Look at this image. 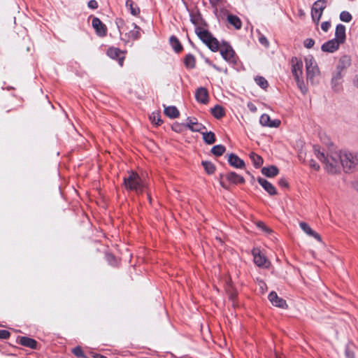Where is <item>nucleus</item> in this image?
Masks as SVG:
<instances>
[{
  "mask_svg": "<svg viewBox=\"0 0 358 358\" xmlns=\"http://www.w3.org/2000/svg\"><path fill=\"white\" fill-rule=\"evenodd\" d=\"M172 128L174 131L177 132H180L181 131L180 125L176 124L172 126Z\"/></svg>",
  "mask_w": 358,
  "mask_h": 358,
  "instance_id": "864d4df0",
  "label": "nucleus"
},
{
  "mask_svg": "<svg viewBox=\"0 0 358 358\" xmlns=\"http://www.w3.org/2000/svg\"><path fill=\"white\" fill-rule=\"evenodd\" d=\"M343 74L342 71L337 70L333 73L332 78H331V83L332 85L336 87L337 86L342 80Z\"/></svg>",
  "mask_w": 358,
  "mask_h": 358,
  "instance_id": "72a5a7b5",
  "label": "nucleus"
},
{
  "mask_svg": "<svg viewBox=\"0 0 358 358\" xmlns=\"http://www.w3.org/2000/svg\"><path fill=\"white\" fill-rule=\"evenodd\" d=\"M305 64L307 80L313 83L315 78L320 74L317 62L312 55H308L305 57Z\"/></svg>",
  "mask_w": 358,
  "mask_h": 358,
  "instance_id": "423d86ee",
  "label": "nucleus"
},
{
  "mask_svg": "<svg viewBox=\"0 0 358 358\" xmlns=\"http://www.w3.org/2000/svg\"><path fill=\"white\" fill-rule=\"evenodd\" d=\"M352 19V15L348 11H342L340 14V20L344 22H350Z\"/></svg>",
  "mask_w": 358,
  "mask_h": 358,
  "instance_id": "4c0bfd02",
  "label": "nucleus"
},
{
  "mask_svg": "<svg viewBox=\"0 0 358 358\" xmlns=\"http://www.w3.org/2000/svg\"><path fill=\"white\" fill-rule=\"evenodd\" d=\"M249 156L255 167L259 168L263 164V159L261 156L253 152H252Z\"/></svg>",
  "mask_w": 358,
  "mask_h": 358,
  "instance_id": "c85d7f7f",
  "label": "nucleus"
},
{
  "mask_svg": "<svg viewBox=\"0 0 358 358\" xmlns=\"http://www.w3.org/2000/svg\"><path fill=\"white\" fill-rule=\"evenodd\" d=\"M126 8L134 16H138L140 14V8L133 0H127Z\"/></svg>",
  "mask_w": 358,
  "mask_h": 358,
  "instance_id": "4be33fe9",
  "label": "nucleus"
},
{
  "mask_svg": "<svg viewBox=\"0 0 358 358\" xmlns=\"http://www.w3.org/2000/svg\"><path fill=\"white\" fill-rule=\"evenodd\" d=\"M326 6V0H317L313 3L311 8V17L316 24H318Z\"/></svg>",
  "mask_w": 358,
  "mask_h": 358,
  "instance_id": "6e6552de",
  "label": "nucleus"
},
{
  "mask_svg": "<svg viewBox=\"0 0 358 358\" xmlns=\"http://www.w3.org/2000/svg\"><path fill=\"white\" fill-rule=\"evenodd\" d=\"M120 36L127 41L137 40L141 36V29L135 23L118 20L116 22Z\"/></svg>",
  "mask_w": 358,
  "mask_h": 358,
  "instance_id": "f03ea898",
  "label": "nucleus"
},
{
  "mask_svg": "<svg viewBox=\"0 0 358 358\" xmlns=\"http://www.w3.org/2000/svg\"><path fill=\"white\" fill-rule=\"evenodd\" d=\"M220 0H209L210 3L213 6L216 5Z\"/></svg>",
  "mask_w": 358,
  "mask_h": 358,
  "instance_id": "6e6d98bb",
  "label": "nucleus"
},
{
  "mask_svg": "<svg viewBox=\"0 0 358 358\" xmlns=\"http://www.w3.org/2000/svg\"><path fill=\"white\" fill-rule=\"evenodd\" d=\"M183 125L192 131L202 132V130L206 129L205 127L198 122L194 117H189Z\"/></svg>",
  "mask_w": 358,
  "mask_h": 358,
  "instance_id": "f8f14e48",
  "label": "nucleus"
},
{
  "mask_svg": "<svg viewBox=\"0 0 358 358\" xmlns=\"http://www.w3.org/2000/svg\"><path fill=\"white\" fill-rule=\"evenodd\" d=\"M252 255L254 257V262L257 266L264 268H268L269 266L270 262L259 249L255 248L252 250Z\"/></svg>",
  "mask_w": 358,
  "mask_h": 358,
  "instance_id": "1a4fd4ad",
  "label": "nucleus"
},
{
  "mask_svg": "<svg viewBox=\"0 0 358 358\" xmlns=\"http://www.w3.org/2000/svg\"><path fill=\"white\" fill-rule=\"evenodd\" d=\"M229 23L233 25L236 29H240L242 26V22L238 17L234 15H229L227 16Z\"/></svg>",
  "mask_w": 358,
  "mask_h": 358,
  "instance_id": "393cba45",
  "label": "nucleus"
},
{
  "mask_svg": "<svg viewBox=\"0 0 358 358\" xmlns=\"http://www.w3.org/2000/svg\"><path fill=\"white\" fill-rule=\"evenodd\" d=\"M356 188H357V189L358 190V183H357V185Z\"/></svg>",
  "mask_w": 358,
  "mask_h": 358,
  "instance_id": "680f3d73",
  "label": "nucleus"
},
{
  "mask_svg": "<svg viewBox=\"0 0 358 358\" xmlns=\"http://www.w3.org/2000/svg\"><path fill=\"white\" fill-rule=\"evenodd\" d=\"M298 15L301 17H303L305 16V12L303 9L300 8L298 10Z\"/></svg>",
  "mask_w": 358,
  "mask_h": 358,
  "instance_id": "5fc2aeb1",
  "label": "nucleus"
},
{
  "mask_svg": "<svg viewBox=\"0 0 358 358\" xmlns=\"http://www.w3.org/2000/svg\"><path fill=\"white\" fill-rule=\"evenodd\" d=\"M346 355H347V356L348 357V358H353V356H352V355H351V354L350 353L349 350H347V351H346Z\"/></svg>",
  "mask_w": 358,
  "mask_h": 358,
  "instance_id": "4d7b16f0",
  "label": "nucleus"
},
{
  "mask_svg": "<svg viewBox=\"0 0 358 358\" xmlns=\"http://www.w3.org/2000/svg\"><path fill=\"white\" fill-rule=\"evenodd\" d=\"M10 336V333L6 330L0 329V338L6 339Z\"/></svg>",
  "mask_w": 358,
  "mask_h": 358,
  "instance_id": "a18cd8bd",
  "label": "nucleus"
},
{
  "mask_svg": "<svg viewBox=\"0 0 358 358\" xmlns=\"http://www.w3.org/2000/svg\"><path fill=\"white\" fill-rule=\"evenodd\" d=\"M317 159L324 164V169L331 174L339 173L342 168V151H331L327 155L320 150L315 151Z\"/></svg>",
  "mask_w": 358,
  "mask_h": 358,
  "instance_id": "f257e3e1",
  "label": "nucleus"
},
{
  "mask_svg": "<svg viewBox=\"0 0 358 358\" xmlns=\"http://www.w3.org/2000/svg\"><path fill=\"white\" fill-rule=\"evenodd\" d=\"M341 44L340 42L333 38L322 44L321 49L323 52H334L338 49Z\"/></svg>",
  "mask_w": 358,
  "mask_h": 358,
  "instance_id": "4468645a",
  "label": "nucleus"
},
{
  "mask_svg": "<svg viewBox=\"0 0 358 358\" xmlns=\"http://www.w3.org/2000/svg\"><path fill=\"white\" fill-rule=\"evenodd\" d=\"M164 114L170 118H176L179 116L180 113L175 106H166L164 105Z\"/></svg>",
  "mask_w": 358,
  "mask_h": 358,
  "instance_id": "b1692460",
  "label": "nucleus"
},
{
  "mask_svg": "<svg viewBox=\"0 0 358 358\" xmlns=\"http://www.w3.org/2000/svg\"><path fill=\"white\" fill-rule=\"evenodd\" d=\"M258 182L270 195H275L277 194L275 187L266 180L259 178Z\"/></svg>",
  "mask_w": 358,
  "mask_h": 358,
  "instance_id": "a211bd4d",
  "label": "nucleus"
},
{
  "mask_svg": "<svg viewBox=\"0 0 358 358\" xmlns=\"http://www.w3.org/2000/svg\"><path fill=\"white\" fill-rule=\"evenodd\" d=\"M262 173L267 177H274L278 173V169L274 166L264 167Z\"/></svg>",
  "mask_w": 358,
  "mask_h": 358,
  "instance_id": "bb28decb",
  "label": "nucleus"
},
{
  "mask_svg": "<svg viewBox=\"0 0 358 358\" xmlns=\"http://www.w3.org/2000/svg\"><path fill=\"white\" fill-rule=\"evenodd\" d=\"M190 20L194 24L198 25L199 24L200 16L199 15L192 13L190 14Z\"/></svg>",
  "mask_w": 358,
  "mask_h": 358,
  "instance_id": "ea45409f",
  "label": "nucleus"
},
{
  "mask_svg": "<svg viewBox=\"0 0 358 358\" xmlns=\"http://www.w3.org/2000/svg\"><path fill=\"white\" fill-rule=\"evenodd\" d=\"M248 108H249L251 111H252V112H255V111L257 110V108H256V107H255V106L253 103H249L248 104Z\"/></svg>",
  "mask_w": 358,
  "mask_h": 358,
  "instance_id": "3c124183",
  "label": "nucleus"
},
{
  "mask_svg": "<svg viewBox=\"0 0 358 358\" xmlns=\"http://www.w3.org/2000/svg\"><path fill=\"white\" fill-rule=\"evenodd\" d=\"M107 55L111 59H115L118 60L119 64L122 66L124 63V52H122L119 48L115 47H110L107 50Z\"/></svg>",
  "mask_w": 358,
  "mask_h": 358,
  "instance_id": "9d476101",
  "label": "nucleus"
},
{
  "mask_svg": "<svg viewBox=\"0 0 358 358\" xmlns=\"http://www.w3.org/2000/svg\"><path fill=\"white\" fill-rule=\"evenodd\" d=\"M88 7L92 9H96L98 7V3L95 0H90L88 2Z\"/></svg>",
  "mask_w": 358,
  "mask_h": 358,
  "instance_id": "de8ad7c7",
  "label": "nucleus"
},
{
  "mask_svg": "<svg viewBox=\"0 0 358 358\" xmlns=\"http://www.w3.org/2000/svg\"><path fill=\"white\" fill-rule=\"evenodd\" d=\"M257 85L262 89H266L268 87V81L262 76H257L255 78Z\"/></svg>",
  "mask_w": 358,
  "mask_h": 358,
  "instance_id": "f704fd0d",
  "label": "nucleus"
},
{
  "mask_svg": "<svg viewBox=\"0 0 358 358\" xmlns=\"http://www.w3.org/2000/svg\"><path fill=\"white\" fill-rule=\"evenodd\" d=\"M315 44V41L312 38H306L304 41H303V45L306 48H311L313 47Z\"/></svg>",
  "mask_w": 358,
  "mask_h": 358,
  "instance_id": "a19ab883",
  "label": "nucleus"
},
{
  "mask_svg": "<svg viewBox=\"0 0 358 358\" xmlns=\"http://www.w3.org/2000/svg\"><path fill=\"white\" fill-rule=\"evenodd\" d=\"M212 113L214 115V117L217 119H220L224 115V109L221 106H215L212 110Z\"/></svg>",
  "mask_w": 358,
  "mask_h": 358,
  "instance_id": "c9c22d12",
  "label": "nucleus"
},
{
  "mask_svg": "<svg viewBox=\"0 0 358 358\" xmlns=\"http://www.w3.org/2000/svg\"><path fill=\"white\" fill-rule=\"evenodd\" d=\"M92 27L94 29L96 34L100 36L103 37L107 34V28L106 25L98 18L94 17L92 21Z\"/></svg>",
  "mask_w": 358,
  "mask_h": 358,
  "instance_id": "9b49d317",
  "label": "nucleus"
},
{
  "mask_svg": "<svg viewBox=\"0 0 358 358\" xmlns=\"http://www.w3.org/2000/svg\"><path fill=\"white\" fill-rule=\"evenodd\" d=\"M259 43L262 45H264L266 47L268 46V44H269L267 38L264 36H261L259 38Z\"/></svg>",
  "mask_w": 358,
  "mask_h": 358,
  "instance_id": "c03bdc74",
  "label": "nucleus"
},
{
  "mask_svg": "<svg viewBox=\"0 0 358 358\" xmlns=\"http://www.w3.org/2000/svg\"><path fill=\"white\" fill-rule=\"evenodd\" d=\"M73 352L75 355L78 356V357H82L83 355V350L80 348L79 347H77V348H75L73 350Z\"/></svg>",
  "mask_w": 358,
  "mask_h": 358,
  "instance_id": "49530a36",
  "label": "nucleus"
},
{
  "mask_svg": "<svg viewBox=\"0 0 358 358\" xmlns=\"http://www.w3.org/2000/svg\"><path fill=\"white\" fill-rule=\"evenodd\" d=\"M225 151V148L223 145H215L212 148V152L217 156L222 155Z\"/></svg>",
  "mask_w": 358,
  "mask_h": 358,
  "instance_id": "58836bf2",
  "label": "nucleus"
},
{
  "mask_svg": "<svg viewBox=\"0 0 358 358\" xmlns=\"http://www.w3.org/2000/svg\"><path fill=\"white\" fill-rule=\"evenodd\" d=\"M220 53L223 58L230 62H235V52L230 45H224L220 49Z\"/></svg>",
  "mask_w": 358,
  "mask_h": 358,
  "instance_id": "dca6fc26",
  "label": "nucleus"
},
{
  "mask_svg": "<svg viewBox=\"0 0 358 358\" xmlns=\"http://www.w3.org/2000/svg\"><path fill=\"white\" fill-rule=\"evenodd\" d=\"M170 43L176 52H179L182 50V46L176 36H172L170 38Z\"/></svg>",
  "mask_w": 358,
  "mask_h": 358,
  "instance_id": "473e14b6",
  "label": "nucleus"
},
{
  "mask_svg": "<svg viewBox=\"0 0 358 358\" xmlns=\"http://www.w3.org/2000/svg\"><path fill=\"white\" fill-rule=\"evenodd\" d=\"M350 57L347 55H344L340 58L336 69L343 71L344 69L350 66Z\"/></svg>",
  "mask_w": 358,
  "mask_h": 358,
  "instance_id": "5701e85b",
  "label": "nucleus"
},
{
  "mask_svg": "<svg viewBox=\"0 0 358 358\" xmlns=\"http://www.w3.org/2000/svg\"><path fill=\"white\" fill-rule=\"evenodd\" d=\"M300 227H301V229L306 234L314 237L315 239H317L319 241H322V238H321V236H320V234H318L315 231H313L308 224H306V222H301Z\"/></svg>",
  "mask_w": 358,
  "mask_h": 358,
  "instance_id": "412c9836",
  "label": "nucleus"
},
{
  "mask_svg": "<svg viewBox=\"0 0 358 358\" xmlns=\"http://www.w3.org/2000/svg\"><path fill=\"white\" fill-rule=\"evenodd\" d=\"M195 32L203 43L213 52H217L219 50V41L208 30L198 27L196 28Z\"/></svg>",
  "mask_w": 358,
  "mask_h": 358,
  "instance_id": "20e7f679",
  "label": "nucleus"
},
{
  "mask_svg": "<svg viewBox=\"0 0 358 358\" xmlns=\"http://www.w3.org/2000/svg\"><path fill=\"white\" fill-rule=\"evenodd\" d=\"M95 358H106V357L103 355H96Z\"/></svg>",
  "mask_w": 358,
  "mask_h": 358,
  "instance_id": "bf43d9fd",
  "label": "nucleus"
},
{
  "mask_svg": "<svg viewBox=\"0 0 358 358\" xmlns=\"http://www.w3.org/2000/svg\"><path fill=\"white\" fill-rule=\"evenodd\" d=\"M220 185H222V187H224V189H228V187L223 182H220Z\"/></svg>",
  "mask_w": 358,
  "mask_h": 358,
  "instance_id": "13d9d810",
  "label": "nucleus"
},
{
  "mask_svg": "<svg viewBox=\"0 0 358 358\" xmlns=\"http://www.w3.org/2000/svg\"><path fill=\"white\" fill-rule=\"evenodd\" d=\"M268 299L271 303L276 307L281 308H287V307L285 300L280 298L275 292H272L269 294Z\"/></svg>",
  "mask_w": 358,
  "mask_h": 358,
  "instance_id": "2eb2a0df",
  "label": "nucleus"
},
{
  "mask_svg": "<svg viewBox=\"0 0 358 358\" xmlns=\"http://www.w3.org/2000/svg\"><path fill=\"white\" fill-rule=\"evenodd\" d=\"M228 162L230 164L231 166L237 168V169H242L245 166L244 162L237 155L231 154L229 156Z\"/></svg>",
  "mask_w": 358,
  "mask_h": 358,
  "instance_id": "6ab92c4d",
  "label": "nucleus"
},
{
  "mask_svg": "<svg viewBox=\"0 0 358 358\" xmlns=\"http://www.w3.org/2000/svg\"><path fill=\"white\" fill-rule=\"evenodd\" d=\"M292 63V73L294 76L298 87L302 90L303 81L302 78L303 75V62L296 57H293L291 60Z\"/></svg>",
  "mask_w": 358,
  "mask_h": 358,
  "instance_id": "0eeeda50",
  "label": "nucleus"
},
{
  "mask_svg": "<svg viewBox=\"0 0 358 358\" xmlns=\"http://www.w3.org/2000/svg\"><path fill=\"white\" fill-rule=\"evenodd\" d=\"M195 96L197 101L202 103H206L208 101V91H196Z\"/></svg>",
  "mask_w": 358,
  "mask_h": 358,
  "instance_id": "c756f323",
  "label": "nucleus"
},
{
  "mask_svg": "<svg viewBox=\"0 0 358 358\" xmlns=\"http://www.w3.org/2000/svg\"><path fill=\"white\" fill-rule=\"evenodd\" d=\"M227 180L232 184H243L245 179L234 172H230L226 175Z\"/></svg>",
  "mask_w": 358,
  "mask_h": 358,
  "instance_id": "aec40b11",
  "label": "nucleus"
},
{
  "mask_svg": "<svg viewBox=\"0 0 358 358\" xmlns=\"http://www.w3.org/2000/svg\"><path fill=\"white\" fill-rule=\"evenodd\" d=\"M227 292H228L230 299L233 302V306H235L234 299L236 296V292L235 291L231 290L230 289H227Z\"/></svg>",
  "mask_w": 358,
  "mask_h": 358,
  "instance_id": "79ce46f5",
  "label": "nucleus"
},
{
  "mask_svg": "<svg viewBox=\"0 0 358 358\" xmlns=\"http://www.w3.org/2000/svg\"><path fill=\"white\" fill-rule=\"evenodd\" d=\"M202 165L205 169V171L208 173V174H212L214 173L215 170V166L213 164H212L211 162H202Z\"/></svg>",
  "mask_w": 358,
  "mask_h": 358,
  "instance_id": "e433bc0d",
  "label": "nucleus"
},
{
  "mask_svg": "<svg viewBox=\"0 0 358 358\" xmlns=\"http://www.w3.org/2000/svg\"><path fill=\"white\" fill-rule=\"evenodd\" d=\"M151 122L157 126L162 124L163 121L161 119V115L159 111L153 112L149 117Z\"/></svg>",
  "mask_w": 358,
  "mask_h": 358,
  "instance_id": "7c9ffc66",
  "label": "nucleus"
},
{
  "mask_svg": "<svg viewBox=\"0 0 358 358\" xmlns=\"http://www.w3.org/2000/svg\"><path fill=\"white\" fill-rule=\"evenodd\" d=\"M197 90H206V89L204 87H201L197 88Z\"/></svg>",
  "mask_w": 358,
  "mask_h": 358,
  "instance_id": "052dcab7",
  "label": "nucleus"
},
{
  "mask_svg": "<svg viewBox=\"0 0 358 358\" xmlns=\"http://www.w3.org/2000/svg\"><path fill=\"white\" fill-rule=\"evenodd\" d=\"M278 184L279 185L282 186V187H287V182L286 181L285 179H280L278 182Z\"/></svg>",
  "mask_w": 358,
  "mask_h": 358,
  "instance_id": "8fccbe9b",
  "label": "nucleus"
},
{
  "mask_svg": "<svg viewBox=\"0 0 358 358\" xmlns=\"http://www.w3.org/2000/svg\"><path fill=\"white\" fill-rule=\"evenodd\" d=\"M336 41L343 44L345 41V27L339 24L336 27L335 38Z\"/></svg>",
  "mask_w": 358,
  "mask_h": 358,
  "instance_id": "f3484780",
  "label": "nucleus"
},
{
  "mask_svg": "<svg viewBox=\"0 0 358 358\" xmlns=\"http://www.w3.org/2000/svg\"><path fill=\"white\" fill-rule=\"evenodd\" d=\"M124 185L127 189L134 191L137 194L143 192L145 185L138 173L131 171L124 179Z\"/></svg>",
  "mask_w": 358,
  "mask_h": 358,
  "instance_id": "7ed1b4c3",
  "label": "nucleus"
},
{
  "mask_svg": "<svg viewBox=\"0 0 358 358\" xmlns=\"http://www.w3.org/2000/svg\"><path fill=\"white\" fill-rule=\"evenodd\" d=\"M342 168L345 171H352L358 168V155L342 151Z\"/></svg>",
  "mask_w": 358,
  "mask_h": 358,
  "instance_id": "39448f33",
  "label": "nucleus"
},
{
  "mask_svg": "<svg viewBox=\"0 0 358 358\" xmlns=\"http://www.w3.org/2000/svg\"><path fill=\"white\" fill-rule=\"evenodd\" d=\"M203 135V138L207 144H213L215 142V136L213 132L203 131L201 132Z\"/></svg>",
  "mask_w": 358,
  "mask_h": 358,
  "instance_id": "2f4dec72",
  "label": "nucleus"
},
{
  "mask_svg": "<svg viewBox=\"0 0 358 358\" xmlns=\"http://www.w3.org/2000/svg\"><path fill=\"white\" fill-rule=\"evenodd\" d=\"M257 226H258V227L262 229L263 230L267 231V228L263 222H258Z\"/></svg>",
  "mask_w": 358,
  "mask_h": 358,
  "instance_id": "603ef678",
  "label": "nucleus"
},
{
  "mask_svg": "<svg viewBox=\"0 0 358 358\" xmlns=\"http://www.w3.org/2000/svg\"><path fill=\"white\" fill-rule=\"evenodd\" d=\"M260 124L264 127H275L277 128L280 125V120H271L270 116L267 114H263L260 117Z\"/></svg>",
  "mask_w": 358,
  "mask_h": 358,
  "instance_id": "ddd939ff",
  "label": "nucleus"
},
{
  "mask_svg": "<svg viewBox=\"0 0 358 358\" xmlns=\"http://www.w3.org/2000/svg\"><path fill=\"white\" fill-rule=\"evenodd\" d=\"M330 27L331 23L328 21L323 22L321 24V29L325 32L329 29Z\"/></svg>",
  "mask_w": 358,
  "mask_h": 358,
  "instance_id": "37998d69",
  "label": "nucleus"
},
{
  "mask_svg": "<svg viewBox=\"0 0 358 358\" xmlns=\"http://www.w3.org/2000/svg\"><path fill=\"white\" fill-rule=\"evenodd\" d=\"M20 343L26 347H29L32 349H35L36 348V341L32 338L27 337H21L20 338Z\"/></svg>",
  "mask_w": 358,
  "mask_h": 358,
  "instance_id": "cd10ccee",
  "label": "nucleus"
},
{
  "mask_svg": "<svg viewBox=\"0 0 358 358\" xmlns=\"http://www.w3.org/2000/svg\"><path fill=\"white\" fill-rule=\"evenodd\" d=\"M309 165L315 171H318L320 169V166L317 164H316L313 160H311L310 162Z\"/></svg>",
  "mask_w": 358,
  "mask_h": 358,
  "instance_id": "09e8293b",
  "label": "nucleus"
},
{
  "mask_svg": "<svg viewBox=\"0 0 358 358\" xmlns=\"http://www.w3.org/2000/svg\"><path fill=\"white\" fill-rule=\"evenodd\" d=\"M184 64L187 69H194L196 65V59L192 54H188L184 59Z\"/></svg>",
  "mask_w": 358,
  "mask_h": 358,
  "instance_id": "a878e982",
  "label": "nucleus"
}]
</instances>
